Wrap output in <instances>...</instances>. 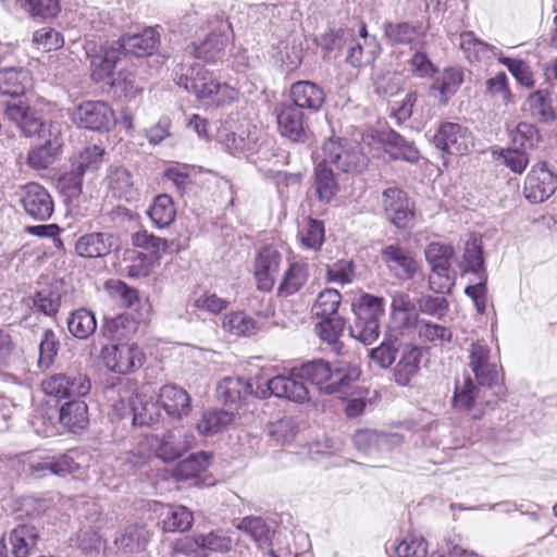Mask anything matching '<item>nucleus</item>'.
I'll use <instances>...</instances> for the list:
<instances>
[{"instance_id": "1", "label": "nucleus", "mask_w": 557, "mask_h": 557, "mask_svg": "<svg viewBox=\"0 0 557 557\" xmlns=\"http://www.w3.org/2000/svg\"><path fill=\"white\" fill-rule=\"evenodd\" d=\"M175 82L180 87L193 92L199 100H212L224 106L237 97V91L227 84H221L212 73L200 65L181 64L175 71Z\"/></svg>"}, {"instance_id": "2", "label": "nucleus", "mask_w": 557, "mask_h": 557, "mask_svg": "<svg viewBox=\"0 0 557 557\" xmlns=\"http://www.w3.org/2000/svg\"><path fill=\"white\" fill-rule=\"evenodd\" d=\"M295 374L309 381L324 394H347L359 379L360 370L356 367L335 368L322 359L313 360L295 369Z\"/></svg>"}, {"instance_id": "3", "label": "nucleus", "mask_w": 557, "mask_h": 557, "mask_svg": "<svg viewBox=\"0 0 557 557\" xmlns=\"http://www.w3.org/2000/svg\"><path fill=\"white\" fill-rule=\"evenodd\" d=\"M349 335L364 345H371L380 336V319L384 315V299L363 294L352 304Z\"/></svg>"}, {"instance_id": "4", "label": "nucleus", "mask_w": 557, "mask_h": 557, "mask_svg": "<svg viewBox=\"0 0 557 557\" xmlns=\"http://www.w3.org/2000/svg\"><path fill=\"white\" fill-rule=\"evenodd\" d=\"M468 366L472 371L475 382L481 386H494L495 397H504L505 388L502 384V367L498 358L492 354L491 348L483 342H474L470 345Z\"/></svg>"}, {"instance_id": "5", "label": "nucleus", "mask_w": 557, "mask_h": 557, "mask_svg": "<svg viewBox=\"0 0 557 557\" xmlns=\"http://www.w3.org/2000/svg\"><path fill=\"white\" fill-rule=\"evenodd\" d=\"M322 149V161L334 164L344 173H361L368 165V158L356 141L332 137L323 144Z\"/></svg>"}, {"instance_id": "6", "label": "nucleus", "mask_w": 557, "mask_h": 557, "mask_svg": "<svg viewBox=\"0 0 557 557\" xmlns=\"http://www.w3.org/2000/svg\"><path fill=\"white\" fill-rule=\"evenodd\" d=\"M382 208L386 219L397 228H411L414 223V202L403 189L393 186L382 193Z\"/></svg>"}, {"instance_id": "7", "label": "nucleus", "mask_w": 557, "mask_h": 557, "mask_svg": "<svg viewBox=\"0 0 557 557\" xmlns=\"http://www.w3.org/2000/svg\"><path fill=\"white\" fill-rule=\"evenodd\" d=\"M103 364L119 374H127L144 364L145 355L137 344L116 343L101 348Z\"/></svg>"}, {"instance_id": "8", "label": "nucleus", "mask_w": 557, "mask_h": 557, "mask_svg": "<svg viewBox=\"0 0 557 557\" xmlns=\"http://www.w3.org/2000/svg\"><path fill=\"white\" fill-rule=\"evenodd\" d=\"M146 442L154 450L158 458L168 462L182 457L193 446L194 437L184 428H174L162 435L148 437Z\"/></svg>"}, {"instance_id": "9", "label": "nucleus", "mask_w": 557, "mask_h": 557, "mask_svg": "<svg viewBox=\"0 0 557 557\" xmlns=\"http://www.w3.org/2000/svg\"><path fill=\"white\" fill-rule=\"evenodd\" d=\"M37 138L40 143L28 150L26 163L34 170H46L60 158L63 139L57 125L40 134Z\"/></svg>"}, {"instance_id": "10", "label": "nucleus", "mask_w": 557, "mask_h": 557, "mask_svg": "<svg viewBox=\"0 0 557 557\" xmlns=\"http://www.w3.org/2000/svg\"><path fill=\"white\" fill-rule=\"evenodd\" d=\"M90 387L89 379L83 373H55L41 382L44 393L58 399L85 396Z\"/></svg>"}, {"instance_id": "11", "label": "nucleus", "mask_w": 557, "mask_h": 557, "mask_svg": "<svg viewBox=\"0 0 557 557\" xmlns=\"http://www.w3.org/2000/svg\"><path fill=\"white\" fill-rule=\"evenodd\" d=\"M73 122L90 131H109L115 124L113 110L104 101H85L72 113Z\"/></svg>"}, {"instance_id": "12", "label": "nucleus", "mask_w": 557, "mask_h": 557, "mask_svg": "<svg viewBox=\"0 0 557 557\" xmlns=\"http://www.w3.org/2000/svg\"><path fill=\"white\" fill-rule=\"evenodd\" d=\"M494 386H481L471 377H465L462 383H457L453 397V406L458 410L470 411L476 407L491 406L502 397L493 396Z\"/></svg>"}, {"instance_id": "13", "label": "nucleus", "mask_w": 557, "mask_h": 557, "mask_svg": "<svg viewBox=\"0 0 557 557\" xmlns=\"http://www.w3.org/2000/svg\"><path fill=\"white\" fill-rule=\"evenodd\" d=\"M557 188V175L547 169L545 162L532 166L527 175L523 194L532 203H541L548 199Z\"/></svg>"}, {"instance_id": "14", "label": "nucleus", "mask_w": 557, "mask_h": 557, "mask_svg": "<svg viewBox=\"0 0 557 557\" xmlns=\"http://www.w3.org/2000/svg\"><path fill=\"white\" fill-rule=\"evenodd\" d=\"M38 539L35 525L18 524L0 540V557H27L36 547Z\"/></svg>"}, {"instance_id": "15", "label": "nucleus", "mask_w": 557, "mask_h": 557, "mask_svg": "<svg viewBox=\"0 0 557 557\" xmlns=\"http://www.w3.org/2000/svg\"><path fill=\"white\" fill-rule=\"evenodd\" d=\"M20 201L25 212L35 220L46 221L53 213V200L49 191L38 183H27L20 188Z\"/></svg>"}, {"instance_id": "16", "label": "nucleus", "mask_w": 557, "mask_h": 557, "mask_svg": "<svg viewBox=\"0 0 557 557\" xmlns=\"http://www.w3.org/2000/svg\"><path fill=\"white\" fill-rule=\"evenodd\" d=\"M433 143L442 151L462 156L472 147V137L467 128L457 123H442L433 136Z\"/></svg>"}, {"instance_id": "17", "label": "nucleus", "mask_w": 557, "mask_h": 557, "mask_svg": "<svg viewBox=\"0 0 557 557\" xmlns=\"http://www.w3.org/2000/svg\"><path fill=\"white\" fill-rule=\"evenodd\" d=\"M4 114L26 137H37L55 126L51 122L41 121L37 112L22 101L7 103Z\"/></svg>"}, {"instance_id": "18", "label": "nucleus", "mask_w": 557, "mask_h": 557, "mask_svg": "<svg viewBox=\"0 0 557 557\" xmlns=\"http://www.w3.org/2000/svg\"><path fill=\"white\" fill-rule=\"evenodd\" d=\"M278 131L294 143H305L308 138L306 113L294 104L283 102L275 108Z\"/></svg>"}, {"instance_id": "19", "label": "nucleus", "mask_w": 557, "mask_h": 557, "mask_svg": "<svg viewBox=\"0 0 557 557\" xmlns=\"http://www.w3.org/2000/svg\"><path fill=\"white\" fill-rule=\"evenodd\" d=\"M274 395L278 398H286L294 403H305L309 400V391L302 379L295 374V369L290 375H276L268 381L267 391H261V394L256 392L258 397H265L267 393Z\"/></svg>"}, {"instance_id": "20", "label": "nucleus", "mask_w": 557, "mask_h": 557, "mask_svg": "<svg viewBox=\"0 0 557 557\" xmlns=\"http://www.w3.org/2000/svg\"><path fill=\"white\" fill-rule=\"evenodd\" d=\"M382 261L388 271L398 280H411L419 264L408 249L396 244L387 245L381 251Z\"/></svg>"}, {"instance_id": "21", "label": "nucleus", "mask_w": 557, "mask_h": 557, "mask_svg": "<svg viewBox=\"0 0 557 557\" xmlns=\"http://www.w3.org/2000/svg\"><path fill=\"white\" fill-rule=\"evenodd\" d=\"M281 261V253L274 247L267 246L258 252L253 265L258 289L270 292L273 288Z\"/></svg>"}, {"instance_id": "22", "label": "nucleus", "mask_w": 557, "mask_h": 557, "mask_svg": "<svg viewBox=\"0 0 557 557\" xmlns=\"http://www.w3.org/2000/svg\"><path fill=\"white\" fill-rule=\"evenodd\" d=\"M289 98L288 103L296 106L300 111L318 112L325 101V94L315 83L300 81L290 86Z\"/></svg>"}, {"instance_id": "23", "label": "nucleus", "mask_w": 557, "mask_h": 557, "mask_svg": "<svg viewBox=\"0 0 557 557\" xmlns=\"http://www.w3.org/2000/svg\"><path fill=\"white\" fill-rule=\"evenodd\" d=\"M383 34L387 42L392 46L409 45L416 47L425 37V29L422 23L410 22H391L383 23Z\"/></svg>"}, {"instance_id": "24", "label": "nucleus", "mask_w": 557, "mask_h": 557, "mask_svg": "<svg viewBox=\"0 0 557 557\" xmlns=\"http://www.w3.org/2000/svg\"><path fill=\"white\" fill-rule=\"evenodd\" d=\"M124 55L137 58L151 55L160 45V34L152 27L138 34H125L117 39Z\"/></svg>"}, {"instance_id": "25", "label": "nucleus", "mask_w": 557, "mask_h": 557, "mask_svg": "<svg viewBox=\"0 0 557 557\" xmlns=\"http://www.w3.org/2000/svg\"><path fill=\"white\" fill-rule=\"evenodd\" d=\"M123 51L116 41L107 42L99 47L90 60L92 81L99 83L110 77L121 60Z\"/></svg>"}, {"instance_id": "26", "label": "nucleus", "mask_w": 557, "mask_h": 557, "mask_svg": "<svg viewBox=\"0 0 557 557\" xmlns=\"http://www.w3.org/2000/svg\"><path fill=\"white\" fill-rule=\"evenodd\" d=\"M158 403L166 414L174 419H182L191 411L190 396L174 384L163 385L158 394Z\"/></svg>"}, {"instance_id": "27", "label": "nucleus", "mask_w": 557, "mask_h": 557, "mask_svg": "<svg viewBox=\"0 0 557 557\" xmlns=\"http://www.w3.org/2000/svg\"><path fill=\"white\" fill-rule=\"evenodd\" d=\"M262 132L256 125L240 126L237 132L225 135L223 144L232 154L256 152L261 144Z\"/></svg>"}, {"instance_id": "28", "label": "nucleus", "mask_w": 557, "mask_h": 557, "mask_svg": "<svg viewBox=\"0 0 557 557\" xmlns=\"http://www.w3.org/2000/svg\"><path fill=\"white\" fill-rule=\"evenodd\" d=\"M113 247V235L103 232H94L82 235L75 243L77 256L86 259L103 258Z\"/></svg>"}, {"instance_id": "29", "label": "nucleus", "mask_w": 557, "mask_h": 557, "mask_svg": "<svg viewBox=\"0 0 557 557\" xmlns=\"http://www.w3.org/2000/svg\"><path fill=\"white\" fill-rule=\"evenodd\" d=\"M422 350L412 345H406L400 350L398 362L393 369L394 381L400 386H408L420 371Z\"/></svg>"}, {"instance_id": "30", "label": "nucleus", "mask_w": 557, "mask_h": 557, "mask_svg": "<svg viewBox=\"0 0 557 557\" xmlns=\"http://www.w3.org/2000/svg\"><path fill=\"white\" fill-rule=\"evenodd\" d=\"M218 397L230 406H239L253 393L250 381L240 376H226L216 386Z\"/></svg>"}, {"instance_id": "31", "label": "nucleus", "mask_w": 557, "mask_h": 557, "mask_svg": "<svg viewBox=\"0 0 557 557\" xmlns=\"http://www.w3.org/2000/svg\"><path fill=\"white\" fill-rule=\"evenodd\" d=\"M463 82V72L459 67H446L441 72L433 84L431 92L440 103L445 104L457 92Z\"/></svg>"}, {"instance_id": "32", "label": "nucleus", "mask_w": 557, "mask_h": 557, "mask_svg": "<svg viewBox=\"0 0 557 557\" xmlns=\"http://www.w3.org/2000/svg\"><path fill=\"white\" fill-rule=\"evenodd\" d=\"M312 187L319 201L323 203H330L339 191L337 178L324 161L314 168Z\"/></svg>"}, {"instance_id": "33", "label": "nucleus", "mask_w": 557, "mask_h": 557, "mask_svg": "<svg viewBox=\"0 0 557 557\" xmlns=\"http://www.w3.org/2000/svg\"><path fill=\"white\" fill-rule=\"evenodd\" d=\"M309 278V267L304 260H294L284 272L277 288V295L288 297L298 293Z\"/></svg>"}, {"instance_id": "34", "label": "nucleus", "mask_w": 557, "mask_h": 557, "mask_svg": "<svg viewBox=\"0 0 557 557\" xmlns=\"http://www.w3.org/2000/svg\"><path fill=\"white\" fill-rule=\"evenodd\" d=\"M380 138L385 151L394 160H404L409 163H416L419 160V151L413 144L407 141L395 131L382 133Z\"/></svg>"}, {"instance_id": "35", "label": "nucleus", "mask_w": 557, "mask_h": 557, "mask_svg": "<svg viewBox=\"0 0 557 557\" xmlns=\"http://www.w3.org/2000/svg\"><path fill=\"white\" fill-rule=\"evenodd\" d=\"M137 330L138 322L129 314L104 318L101 326V332L106 338L119 343L129 338Z\"/></svg>"}, {"instance_id": "36", "label": "nucleus", "mask_w": 557, "mask_h": 557, "mask_svg": "<svg viewBox=\"0 0 557 557\" xmlns=\"http://www.w3.org/2000/svg\"><path fill=\"white\" fill-rule=\"evenodd\" d=\"M108 186L113 196L132 201L137 196L131 172L122 166H111L107 175Z\"/></svg>"}, {"instance_id": "37", "label": "nucleus", "mask_w": 557, "mask_h": 557, "mask_svg": "<svg viewBox=\"0 0 557 557\" xmlns=\"http://www.w3.org/2000/svg\"><path fill=\"white\" fill-rule=\"evenodd\" d=\"M381 46L376 39L352 40L346 55V61L354 67L372 64L380 55Z\"/></svg>"}, {"instance_id": "38", "label": "nucleus", "mask_w": 557, "mask_h": 557, "mask_svg": "<svg viewBox=\"0 0 557 557\" xmlns=\"http://www.w3.org/2000/svg\"><path fill=\"white\" fill-rule=\"evenodd\" d=\"M60 422L71 432L84 430L88 422V407L83 400H71L60 408Z\"/></svg>"}, {"instance_id": "39", "label": "nucleus", "mask_w": 557, "mask_h": 557, "mask_svg": "<svg viewBox=\"0 0 557 557\" xmlns=\"http://www.w3.org/2000/svg\"><path fill=\"white\" fill-rule=\"evenodd\" d=\"M28 72L17 67L0 70V94L8 97H20L28 83Z\"/></svg>"}, {"instance_id": "40", "label": "nucleus", "mask_w": 557, "mask_h": 557, "mask_svg": "<svg viewBox=\"0 0 557 557\" xmlns=\"http://www.w3.org/2000/svg\"><path fill=\"white\" fill-rule=\"evenodd\" d=\"M235 414L227 410L206 411L196 424L197 431L203 436L214 435L224 431L234 422Z\"/></svg>"}, {"instance_id": "41", "label": "nucleus", "mask_w": 557, "mask_h": 557, "mask_svg": "<svg viewBox=\"0 0 557 557\" xmlns=\"http://www.w3.org/2000/svg\"><path fill=\"white\" fill-rule=\"evenodd\" d=\"M454 250L448 245L431 243L425 249V258L432 271L438 276L448 278Z\"/></svg>"}, {"instance_id": "42", "label": "nucleus", "mask_w": 557, "mask_h": 557, "mask_svg": "<svg viewBox=\"0 0 557 557\" xmlns=\"http://www.w3.org/2000/svg\"><path fill=\"white\" fill-rule=\"evenodd\" d=\"M103 154L104 149L102 147L92 145L84 148V150L75 157L72 174L78 180V185L85 172L97 170L100 166Z\"/></svg>"}, {"instance_id": "43", "label": "nucleus", "mask_w": 557, "mask_h": 557, "mask_svg": "<svg viewBox=\"0 0 557 557\" xmlns=\"http://www.w3.org/2000/svg\"><path fill=\"white\" fill-rule=\"evenodd\" d=\"M67 329L74 337L87 339L97 329L94 312L85 308L75 310L67 319Z\"/></svg>"}, {"instance_id": "44", "label": "nucleus", "mask_w": 557, "mask_h": 557, "mask_svg": "<svg viewBox=\"0 0 557 557\" xmlns=\"http://www.w3.org/2000/svg\"><path fill=\"white\" fill-rule=\"evenodd\" d=\"M227 45V37L223 34L212 33L198 46L194 45L191 52L196 59L214 62L220 59Z\"/></svg>"}, {"instance_id": "45", "label": "nucleus", "mask_w": 557, "mask_h": 557, "mask_svg": "<svg viewBox=\"0 0 557 557\" xmlns=\"http://www.w3.org/2000/svg\"><path fill=\"white\" fill-rule=\"evenodd\" d=\"M531 115L541 123H550L556 119V110L545 90H536L527 99Z\"/></svg>"}, {"instance_id": "46", "label": "nucleus", "mask_w": 557, "mask_h": 557, "mask_svg": "<svg viewBox=\"0 0 557 557\" xmlns=\"http://www.w3.org/2000/svg\"><path fill=\"white\" fill-rule=\"evenodd\" d=\"M225 332L234 336H249L258 331L256 320L243 311H234L225 314L222 321Z\"/></svg>"}, {"instance_id": "47", "label": "nucleus", "mask_w": 557, "mask_h": 557, "mask_svg": "<svg viewBox=\"0 0 557 557\" xmlns=\"http://www.w3.org/2000/svg\"><path fill=\"white\" fill-rule=\"evenodd\" d=\"M133 410V422L139 425H149L159 420L161 407L160 404L153 401L152 398L146 399L145 397L137 395L131 403Z\"/></svg>"}, {"instance_id": "48", "label": "nucleus", "mask_w": 557, "mask_h": 557, "mask_svg": "<svg viewBox=\"0 0 557 557\" xmlns=\"http://www.w3.org/2000/svg\"><path fill=\"white\" fill-rule=\"evenodd\" d=\"M148 215L158 227L169 226L176 215L172 198L166 194L157 196L148 210Z\"/></svg>"}, {"instance_id": "49", "label": "nucleus", "mask_w": 557, "mask_h": 557, "mask_svg": "<svg viewBox=\"0 0 557 557\" xmlns=\"http://www.w3.org/2000/svg\"><path fill=\"white\" fill-rule=\"evenodd\" d=\"M29 467L34 474L50 471L52 474L57 475H65L69 473H73L78 469V465L75 462L74 458L69 454L52 457L51 459L42 462L30 463Z\"/></svg>"}, {"instance_id": "50", "label": "nucleus", "mask_w": 557, "mask_h": 557, "mask_svg": "<svg viewBox=\"0 0 557 557\" xmlns=\"http://www.w3.org/2000/svg\"><path fill=\"white\" fill-rule=\"evenodd\" d=\"M194 522L193 512L185 506H170L162 521L165 532L188 531Z\"/></svg>"}, {"instance_id": "51", "label": "nucleus", "mask_w": 557, "mask_h": 557, "mask_svg": "<svg viewBox=\"0 0 557 557\" xmlns=\"http://www.w3.org/2000/svg\"><path fill=\"white\" fill-rule=\"evenodd\" d=\"M342 295L338 290L333 288H326L322 290L311 309V312L317 318H330L337 314L338 307L341 305Z\"/></svg>"}, {"instance_id": "52", "label": "nucleus", "mask_w": 557, "mask_h": 557, "mask_svg": "<svg viewBox=\"0 0 557 557\" xmlns=\"http://www.w3.org/2000/svg\"><path fill=\"white\" fill-rule=\"evenodd\" d=\"M209 466V456L206 453L190 455L180 461L173 470L176 480H188L205 471Z\"/></svg>"}, {"instance_id": "53", "label": "nucleus", "mask_w": 557, "mask_h": 557, "mask_svg": "<svg viewBox=\"0 0 557 557\" xmlns=\"http://www.w3.org/2000/svg\"><path fill=\"white\" fill-rule=\"evenodd\" d=\"M463 260L466 263V271L472 272L476 278L486 275L483 258V249L481 240L472 237L466 243Z\"/></svg>"}, {"instance_id": "54", "label": "nucleus", "mask_w": 557, "mask_h": 557, "mask_svg": "<svg viewBox=\"0 0 557 557\" xmlns=\"http://www.w3.org/2000/svg\"><path fill=\"white\" fill-rule=\"evenodd\" d=\"M198 541L200 549L214 553H227L233 546L230 532L222 529L210 531L207 534H198Z\"/></svg>"}, {"instance_id": "55", "label": "nucleus", "mask_w": 557, "mask_h": 557, "mask_svg": "<svg viewBox=\"0 0 557 557\" xmlns=\"http://www.w3.org/2000/svg\"><path fill=\"white\" fill-rule=\"evenodd\" d=\"M510 139L516 147L527 151V149L535 147L540 140V134L534 125L527 122H520L510 132Z\"/></svg>"}, {"instance_id": "56", "label": "nucleus", "mask_w": 557, "mask_h": 557, "mask_svg": "<svg viewBox=\"0 0 557 557\" xmlns=\"http://www.w3.org/2000/svg\"><path fill=\"white\" fill-rule=\"evenodd\" d=\"M400 346L397 338H386L380 346L370 350V358L381 368H389L396 359Z\"/></svg>"}, {"instance_id": "57", "label": "nucleus", "mask_w": 557, "mask_h": 557, "mask_svg": "<svg viewBox=\"0 0 557 557\" xmlns=\"http://www.w3.org/2000/svg\"><path fill=\"white\" fill-rule=\"evenodd\" d=\"M345 326V321L341 315L323 318L317 325V332L320 338L332 345L338 344V338L342 335Z\"/></svg>"}, {"instance_id": "58", "label": "nucleus", "mask_w": 557, "mask_h": 557, "mask_svg": "<svg viewBox=\"0 0 557 557\" xmlns=\"http://www.w3.org/2000/svg\"><path fill=\"white\" fill-rule=\"evenodd\" d=\"M147 540L148 532L145 530V528L138 525H129L125 528L121 536L115 540V543L128 552H137L144 547Z\"/></svg>"}, {"instance_id": "59", "label": "nucleus", "mask_w": 557, "mask_h": 557, "mask_svg": "<svg viewBox=\"0 0 557 557\" xmlns=\"http://www.w3.org/2000/svg\"><path fill=\"white\" fill-rule=\"evenodd\" d=\"M238 529L249 535L255 542L267 543L269 541L270 529L265 521L260 517H246L239 524Z\"/></svg>"}, {"instance_id": "60", "label": "nucleus", "mask_w": 557, "mask_h": 557, "mask_svg": "<svg viewBox=\"0 0 557 557\" xmlns=\"http://www.w3.org/2000/svg\"><path fill=\"white\" fill-rule=\"evenodd\" d=\"M355 277V265L350 260H337L326 267V278L337 284L351 283Z\"/></svg>"}, {"instance_id": "61", "label": "nucleus", "mask_w": 557, "mask_h": 557, "mask_svg": "<svg viewBox=\"0 0 557 557\" xmlns=\"http://www.w3.org/2000/svg\"><path fill=\"white\" fill-rule=\"evenodd\" d=\"M498 159L517 174H521L527 169L530 161L528 152L518 147L502 149Z\"/></svg>"}, {"instance_id": "62", "label": "nucleus", "mask_w": 557, "mask_h": 557, "mask_svg": "<svg viewBox=\"0 0 557 557\" xmlns=\"http://www.w3.org/2000/svg\"><path fill=\"white\" fill-rule=\"evenodd\" d=\"M230 301L215 293L203 292L195 297L193 307L212 314H219L225 310Z\"/></svg>"}, {"instance_id": "63", "label": "nucleus", "mask_w": 557, "mask_h": 557, "mask_svg": "<svg viewBox=\"0 0 557 557\" xmlns=\"http://www.w3.org/2000/svg\"><path fill=\"white\" fill-rule=\"evenodd\" d=\"M299 236L305 247L318 250L324 242V225L321 221L310 219Z\"/></svg>"}, {"instance_id": "64", "label": "nucleus", "mask_w": 557, "mask_h": 557, "mask_svg": "<svg viewBox=\"0 0 557 557\" xmlns=\"http://www.w3.org/2000/svg\"><path fill=\"white\" fill-rule=\"evenodd\" d=\"M33 302L37 310L47 315H52L59 310L61 296L58 292L46 288L35 294Z\"/></svg>"}]
</instances>
